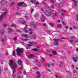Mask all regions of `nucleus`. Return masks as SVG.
<instances>
[{"mask_svg":"<svg viewBox=\"0 0 78 78\" xmlns=\"http://www.w3.org/2000/svg\"><path fill=\"white\" fill-rule=\"evenodd\" d=\"M50 1L52 3H54V1H53V0H50Z\"/></svg>","mask_w":78,"mask_h":78,"instance_id":"37998d69","label":"nucleus"},{"mask_svg":"<svg viewBox=\"0 0 78 78\" xmlns=\"http://www.w3.org/2000/svg\"><path fill=\"white\" fill-rule=\"evenodd\" d=\"M21 77L22 78H23V77L21 76H19V77H18V78H21Z\"/></svg>","mask_w":78,"mask_h":78,"instance_id":"6e6d98bb","label":"nucleus"},{"mask_svg":"<svg viewBox=\"0 0 78 78\" xmlns=\"http://www.w3.org/2000/svg\"><path fill=\"white\" fill-rule=\"evenodd\" d=\"M33 11H34V9H32V10H31L30 12H31V13H33Z\"/></svg>","mask_w":78,"mask_h":78,"instance_id":"4c0bfd02","label":"nucleus"},{"mask_svg":"<svg viewBox=\"0 0 78 78\" xmlns=\"http://www.w3.org/2000/svg\"><path fill=\"white\" fill-rule=\"evenodd\" d=\"M46 65L48 67H49V66H50V64H49L48 63H47L46 64Z\"/></svg>","mask_w":78,"mask_h":78,"instance_id":"de8ad7c7","label":"nucleus"},{"mask_svg":"<svg viewBox=\"0 0 78 78\" xmlns=\"http://www.w3.org/2000/svg\"><path fill=\"white\" fill-rule=\"evenodd\" d=\"M16 76L14 74V75L12 76H12H13V78H16Z\"/></svg>","mask_w":78,"mask_h":78,"instance_id":"f704fd0d","label":"nucleus"},{"mask_svg":"<svg viewBox=\"0 0 78 78\" xmlns=\"http://www.w3.org/2000/svg\"><path fill=\"white\" fill-rule=\"evenodd\" d=\"M33 38L34 39H36V35H34L33 36Z\"/></svg>","mask_w":78,"mask_h":78,"instance_id":"58836bf2","label":"nucleus"},{"mask_svg":"<svg viewBox=\"0 0 78 78\" xmlns=\"http://www.w3.org/2000/svg\"><path fill=\"white\" fill-rule=\"evenodd\" d=\"M9 66H10V67H12L14 66H15V65L16 66H17L16 63H14V61L13 60H9Z\"/></svg>","mask_w":78,"mask_h":78,"instance_id":"7ed1b4c3","label":"nucleus"},{"mask_svg":"<svg viewBox=\"0 0 78 78\" xmlns=\"http://www.w3.org/2000/svg\"><path fill=\"white\" fill-rule=\"evenodd\" d=\"M53 16H58V13H55L53 14Z\"/></svg>","mask_w":78,"mask_h":78,"instance_id":"412c9836","label":"nucleus"},{"mask_svg":"<svg viewBox=\"0 0 78 78\" xmlns=\"http://www.w3.org/2000/svg\"><path fill=\"white\" fill-rule=\"evenodd\" d=\"M7 2V1L6 0H2V1L0 2V3L3 5L5 3H6Z\"/></svg>","mask_w":78,"mask_h":78,"instance_id":"1a4fd4ad","label":"nucleus"},{"mask_svg":"<svg viewBox=\"0 0 78 78\" xmlns=\"http://www.w3.org/2000/svg\"><path fill=\"white\" fill-rule=\"evenodd\" d=\"M62 24L64 25H66V23H65V22H62Z\"/></svg>","mask_w":78,"mask_h":78,"instance_id":"a18cd8bd","label":"nucleus"},{"mask_svg":"<svg viewBox=\"0 0 78 78\" xmlns=\"http://www.w3.org/2000/svg\"><path fill=\"white\" fill-rule=\"evenodd\" d=\"M46 51L47 52H48V53H50V51H49V50L47 49Z\"/></svg>","mask_w":78,"mask_h":78,"instance_id":"4d7b16f0","label":"nucleus"},{"mask_svg":"<svg viewBox=\"0 0 78 78\" xmlns=\"http://www.w3.org/2000/svg\"><path fill=\"white\" fill-rule=\"evenodd\" d=\"M72 59L73 60L74 62H77V60L78 59V57H73Z\"/></svg>","mask_w":78,"mask_h":78,"instance_id":"9b49d317","label":"nucleus"},{"mask_svg":"<svg viewBox=\"0 0 78 78\" xmlns=\"http://www.w3.org/2000/svg\"><path fill=\"white\" fill-rule=\"evenodd\" d=\"M71 67L73 68V67H74V65H71Z\"/></svg>","mask_w":78,"mask_h":78,"instance_id":"052dcab7","label":"nucleus"},{"mask_svg":"<svg viewBox=\"0 0 78 78\" xmlns=\"http://www.w3.org/2000/svg\"><path fill=\"white\" fill-rule=\"evenodd\" d=\"M8 33H11L12 31V29L9 28L8 30Z\"/></svg>","mask_w":78,"mask_h":78,"instance_id":"4468645a","label":"nucleus"},{"mask_svg":"<svg viewBox=\"0 0 78 78\" xmlns=\"http://www.w3.org/2000/svg\"><path fill=\"white\" fill-rule=\"evenodd\" d=\"M32 50H34V51H37V49L36 48L33 49Z\"/></svg>","mask_w":78,"mask_h":78,"instance_id":"a19ab883","label":"nucleus"},{"mask_svg":"<svg viewBox=\"0 0 78 78\" xmlns=\"http://www.w3.org/2000/svg\"><path fill=\"white\" fill-rule=\"evenodd\" d=\"M72 1H73L74 2V5L76 7L77 6V5L76 4V2L75 1V0H71Z\"/></svg>","mask_w":78,"mask_h":78,"instance_id":"6ab92c4d","label":"nucleus"},{"mask_svg":"<svg viewBox=\"0 0 78 78\" xmlns=\"http://www.w3.org/2000/svg\"><path fill=\"white\" fill-rule=\"evenodd\" d=\"M73 28L74 29H76V26H73Z\"/></svg>","mask_w":78,"mask_h":78,"instance_id":"e433bc0d","label":"nucleus"},{"mask_svg":"<svg viewBox=\"0 0 78 78\" xmlns=\"http://www.w3.org/2000/svg\"><path fill=\"white\" fill-rule=\"evenodd\" d=\"M76 70H75V69H74L73 70V73H75L76 72Z\"/></svg>","mask_w":78,"mask_h":78,"instance_id":"3c124183","label":"nucleus"},{"mask_svg":"<svg viewBox=\"0 0 78 78\" xmlns=\"http://www.w3.org/2000/svg\"><path fill=\"white\" fill-rule=\"evenodd\" d=\"M16 68H17V65H15V66H13V67H12V70H13V74H12V76H13L14 74V73L16 72Z\"/></svg>","mask_w":78,"mask_h":78,"instance_id":"423d86ee","label":"nucleus"},{"mask_svg":"<svg viewBox=\"0 0 78 78\" xmlns=\"http://www.w3.org/2000/svg\"><path fill=\"white\" fill-rule=\"evenodd\" d=\"M48 24L50 25L51 27H53L54 26V23H49Z\"/></svg>","mask_w":78,"mask_h":78,"instance_id":"dca6fc26","label":"nucleus"},{"mask_svg":"<svg viewBox=\"0 0 78 78\" xmlns=\"http://www.w3.org/2000/svg\"><path fill=\"white\" fill-rule=\"evenodd\" d=\"M13 54L14 56H16V52H15V51H13Z\"/></svg>","mask_w":78,"mask_h":78,"instance_id":"473e14b6","label":"nucleus"},{"mask_svg":"<svg viewBox=\"0 0 78 78\" xmlns=\"http://www.w3.org/2000/svg\"><path fill=\"white\" fill-rule=\"evenodd\" d=\"M7 24H5L4 25V27H5V28L6 27H7Z\"/></svg>","mask_w":78,"mask_h":78,"instance_id":"49530a36","label":"nucleus"},{"mask_svg":"<svg viewBox=\"0 0 78 78\" xmlns=\"http://www.w3.org/2000/svg\"><path fill=\"white\" fill-rule=\"evenodd\" d=\"M16 39H17V37H15L13 38V40H14V41H16Z\"/></svg>","mask_w":78,"mask_h":78,"instance_id":"603ef678","label":"nucleus"},{"mask_svg":"<svg viewBox=\"0 0 78 78\" xmlns=\"http://www.w3.org/2000/svg\"><path fill=\"white\" fill-rule=\"evenodd\" d=\"M75 37L73 36H72L70 37V39H75Z\"/></svg>","mask_w":78,"mask_h":78,"instance_id":"cd10ccee","label":"nucleus"},{"mask_svg":"<svg viewBox=\"0 0 78 78\" xmlns=\"http://www.w3.org/2000/svg\"><path fill=\"white\" fill-rule=\"evenodd\" d=\"M26 23H25V21H22L21 22V24H25Z\"/></svg>","mask_w":78,"mask_h":78,"instance_id":"72a5a7b5","label":"nucleus"},{"mask_svg":"<svg viewBox=\"0 0 78 78\" xmlns=\"http://www.w3.org/2000/svg\"><path fill=\"white\" fill-rule=\"evenodd\" d=\"M17 6H20L23 7H25L27 6V4H24V2H22L20 3H18L17 4Z\"/></svg>","mask_w":78,"mask_h":78,"instance_id":"20e7f679","label":"nucleus"},{"mask_svg":"<svg viewBox=\"0 0 78 78\" xmlns=\"http://www.w3.org/2000/svg\"><path fill=\"white\" fill-rule=\"evenodd\" d=\"M35 62H38V60L36 59H35L34 60Z\"/></svg>","mask_w":78,"mask_h":78,"instance_id":"09e8293b","label":"nucleus"},{"mask_svg":"<svg viewBox=\"0 0 78 78\" xmlns=\"http://www.w3.org/2000/svg\"><path fill=\"white\" fill-rule=\"evenodd\" d=\"M14 4H15V3H14V2H12L11 4V5L12 6V5H14Z\"/></svg>","mask_w":78,"mask_h":78,"instance_id":"ea45409f","label":"nucleus"},{"mask_svg":"<svg viewBox=\"0 0 78 78\" xmlns=\"http://www.w3.org/2000/svg\"><path fill=\"white\" fill-rule=\"evenodd\" d=\"M36 0H30V2H31L32 3H34L36 2Z\"/></svg>","mask_w":78,"mask_h":78,"instance_id":"4be33fe9","label":"nucleus"},{"mask_svg":"<svg viewBox=\"0 0 78 78\" xmlns=\"http://www.w3.org/2000/svg\"><path fill=\"white\" fill-rule=\"evenodd\" d=\"M69 29H70L71 30H72L73 29V28H72V27H70Z\"/></svg>","mask_w":78,"mask_h":78,"instance_id":"774afa93","label":"nucleus"},{"mask_svg":"<svg viewBox=\"0 0 78 78\" xmlns=\"http://www.w3.org/2000/svg\"><path fill=\"white\" fill-rule=\"evenodd\" d=\"M60 63L62 65H63V63L61 61H60Z\"/></svg>","mask_w":78,"mask_h":78,"instance_id":"c03bdc74","label":"nucleus"},{"mask_svg":"<svg viewBox=\"0 0 78 78\" xmlns=\"http://www.w3.org/2000/svg\"><path fill=\"white\" fill-rule=\"evenodd\" d=\"M2 11H6V9H2Z\"/></svg>","mask_w":78,"mask_h":78,"instance_id":"79ce46f5","label":"nucleus"},{"mask_svg":"<svg viewBox=\"0 0 78 78\" xmlns=\"http://www.w3.org/2000/svg\"><path fill=\"white\" fill-rule=\"evenodd\" d=\"M16 32H19V33H21V31H20L19 30H17V29L16 30Z\"/></svg>","mask_w":78,"mask_h":78,"instance_id":"7c9ffc66","label":"nucleus"},{"mask_svg":"<svg viewBox=\"0 0 78 78\" xmlns=\"http://www.w3.org/2000/svg\"><path fill=\"white\" fill-rule=\"evenodd\" d=\"M6 55H7V56H8L9 55V54H8V52H6L5 53Z\"/></svg>","mask_w":78,"mask_h":78,"instance_id":"864d4df0","label":"nucleus"},{"mask_svg":"<svg viewBox=\"0 0 78 78\" xmlns=\"http://www.w3.org/2000/svg\"><path fill=\"white\" fill-rule=\"evenodd\" d=\"M29 31H33V29L32 28L29 29Z\"/></svg>","mask_w":78,"mask_h":78,"instance_id":"2f4dec72","label":"nucleus"},{"mask_svg":"<svg viewBox=\"0 0 78 78\" xmlns=\"http://www.w3.org/2000/svg\"><path fill=\"white\" fill-rule=\"evenodd\" d=\"M26 29H27V27H25L24 28V31H25L26 33H28V31H27V30H26Z\"/></svg>","mask_w":78,"mask_h":78,"instance_id":"a211bd4d","label":"nucleus"},{"mask_svg":"<svg viewBox=\"0 0 78 78\" xmlns=\"http://www.w3.org/2000/svg\"><path fill=\"white\" fill-rule=\"evenodd\" d=\"M43 3L44 5H45V6H46L47 5V4L45 2H43Z\"/></svg>","mask_w":78,"mask_h":78,"instance_id":"c756f323","label":"nucleus"},{"mask_svg":"<svg viewBox=\"0 0 78 78\" xmlns=\"http://www.w3.org/2000/svg\"><path fill=\"white\" fill-rule=\"evenodd\" d=\"M21 36H22V37H28V35L22 34L21 35Z\"/></svg>","mask_w":78,"mask_h":78,"instance_id":"f3484780","label":"nucleus"},{"mask_svg":"<svg viewBox=\"0 0 78 78\" xmlns=\"http://www.w3.org/2000/svg\"><path fill=\"white\" fill-rule=\"evenodd\" d=\"M27 45H28L27 47V48L28 49H30V48H31V47H30V46H31V45L28 44Z\"/></svg>","mask_w":78,"mask_h":78,"instance_id":"b1692460","label":"nucleus"},{"mask_svg":"<svg viewBox=\"0 0 78 78\" xmlns=\"http://www.w3.org/2000/svg\"><path fill=\"white\" fill-rule=\"evenodd\" d=\"M61 39H66V38H65V37H62L61 38Z\"/></svg>","mask_w":78,"mask_h":78,"instance_id":"13d9d810","label":"nucleus"},{"mask_svg":"<svg viewBox=\"0 0 78 78\" xmlns=\"http://www.w3.org/2000/svg\"><path fill=\"white\" fill-rule=\"evenodd\" d=\"M65 28L66 29H68V28H69V27H68V26H66L65 27Z\"/></svg>","mask_w":78,"mask_h":78,"instance_id":"0e129e2a","label":"nucleus"},{"mask_svg":"<svg viewBox=\"0 0 78 78\" xmlns=\"http://www.w3.org/2000/svg\"><path fill=\"white\" fill-rule=\"evenodd\" d=\"M44 14L47 17H50L53 15V11L51 10L47 9L45 10Z\"/></svg>","mask_w":78,"mask_h":78,"instance_id":"f257e3e1","label":"nucleus"},{"mask_svg":"<svg viewBox=\"0 0 78 78\" xmlns=\"http://www.w3.org/2000/svg\"><path fill=\"white\" fill-rule=\"evenodd\" d=\"M39 3L38 2H35V5H39Z\"/></svg>","mask_w":78,"mask_h":78,"instance_id":"c9c22d12","label":"nucleus"},{"mask_svg":"<svg viewBox=\"0 0 78 78\" xmlns=\"http://www.w3.org/2000/svg\"><path fill=\"white\" fill-rule=\"evenodd\" d=\"M51 8H52V9H54V8H55L54 6L53 5H51Z\"/></svg>","mask_w":78,"mask_h":78,"instance_id":"a878e982","label":"nucleus"},{"mask_svg":"<svg viewBox=\"0 0 78 78\" xmlns=\"http://www.w3.org/2000/svg\"><path fill=\"white\" fill-rule=\"evenodd\" d=\"M23 73H24V74L25 75H26V74H27V73L26 72V71H24V72H23Z\"/></svg>","mask_w":78,"mask_h":78,"instance_id":"8fccbe9b","label":"nucleus"},{"mask_svg":"<svg viewBox=\"0 0 78 78\" xmlns=\"http://www.w3.org/2000/svg\"><path fill=\"white\" fill-rule=\"evenodd\" d=\"M4 37L5 38V39L3 38H2L1 39V41L2 43H4V42H5V40H6V37L5 35H4Z\"/></svg>","mask_w":78,"mask_h":78,"instance_id":"9d476101","label":"nucleus"},{"mask_svg":"<svg viewBox=\"0 0 78 78\" xmlns=\"http://www.w3.org/2000/svg\"><path fill=\"white\" fill-rule=\"evenodd\" d=\"M33 28H36V27H37V26H33Z\"/></svg>","mask_w":78,"mask_h":78,"instance_id":"5fc2aeb1","label":"nucleus"},{"mask_svg":"<svg viewBox=\"0 0 78 78\" xmlns=\"http://www.w3.org/2000/svg\"><path fill=\"white\" fill-rule=\"evenodd\" d=\"M15 26V25H14V24H12V27H14Z\"/></svg>","mask_w":78,"mask_h":78,"instance_id":"e2e57ef3","label":"nucleus"},{"mask_svg":"<svg viewBox=\"0 0 78 78\" xmlns=\"http://www.w3.org/2000/svg\"><path fill=\"white\" fill-rule=\"evenodd\" d=\"M55 76L56 78H58V76L57 75H55Z\"/></svg>","mask_w":78,"mask_h":78,"instance_id":"69168bd1","label":"nucleus"},{"mask_svg":"<svg viewBox=\"0 0 78 78\" xmlns=\"http://www.w3.org/2000/svg\"><path fill=\"white\" fill-rule=\"evenodd\" d=\"M52 53L53 54V55H56V54L57 53V52H56L55 51H53L52 52Z\"/></svg>","mask_w":78,"mask_h":78,"instance_id":"5701e85b","label":"nucleus"},{"mask_svg":"<svg viewBox=\"0 0 78 78\" xmlns=\"http://www.w3.org/2000/svg\"><path fill=\"white\" fill-rule=\"evenodd\" d=\"M70 42H73V40H69Z\"/></svg>","mask_w":78,"mask_h":78,"instance_id":"680f3d73","label":"nucleus"},{"mask_svg":"<svg viewBox=\"0 0 78 78\" xmlns=\"http://www.w3.org/2000/svg\"><path fill=\"white\" fill-rule=\"evenodd\" d=\"M33 34V32H30V33H29V34Z\"/></svg>","mask_w":78,"mask_h":78,"instance_id":"bf43d9fd","label":"nucleus"},{"mask_svg":"<svg viewBox=\"0 0 78 78\" xmlns=\"http://www.w3.org/2000/svg\"><path fill=\"white\" fill-rule=\"evenodd\" d=\"M58 6L59 7L62 8L63 6V3L62 2H60L58 4Z\"/></svg>","mask_w":78,"mask_h":78,"instance_id":"ddd939ff","label":"nucleus"},{"mask_svg":"<svg viewBox=\"0 0 78 78\" xmlns=\"http://www.w3.org/2000/svg\"><path fill=\"white\" fill-rule=\"evenodd\" d=\"M16 15H20V12H16Z\"/></svg>","mask_w":78,"mask_h":78,"instance_id":"bb28decb","label":"nucleus"},{"mask_svg":"<svg viewBox=\"0 0 78 78\" xmlns=\"http://www.w3.org/2000/svg\"><path fill=\"white\" fill-rule=\"evenodd\" d=\"M37 73L38 74L37 76L36 77V78H39L41 77V74L39 71L37 72Z\"/></svg>","mask_w":78,"mask_h":78,"instance_id":"f8f14e48","label":"nucleus"},{"mask_svg":"<svg viewBox=\"0 0 78 78\" xmlns=\"http://www.w3.org/2000/svg\"><path fill=\"white\" fill-rule=\"evenodd\" d=\"M18 63L19 65H21V64H22V61L21 60H18Z\"/></svg>","mask_w":78,"mask_h":78,"instance_id":"aec40b11","label":"nucleus"},{"mask_svg":"<svg viewBox=\"0 0 78 78\" xmlns=\"http://www.w3.org/2000/svg\"><path fill=\"white\" fill-rule=\"evenodd\" d=\"M57 27L58 28H62V25L61 24H58L57 26Z\"/></svg>","mask_w":78,"mask_h":78,"instance_id":"2eb2a0df","label":"nucleus"},{"mask_svg":"<svg viewBox=\"0 0 78 78\" xmlns=\"http://www.w3.org/2000/svg\"><path fill=\"white\" fill-rule=\"evenodd\" d=\"M37 66L38 67H41V63L40 62L38 63Z\"/></svg>","mask_w":78,"mask_h":78,"instance_id":"c85d7f7f","label":"nucleus"},{"mask_svg":"<svg viewBox=\"0 0 78 78\" xmlns=\"http://www.w3.org/2000/svg\"><path fill=\"white\" fill-rule=\"evenodd\" d=\"M19 73H20V74H22V71H20L19 72Z\"/></svg>","mask_w":78,"mask_h":78,"instance_id":"338daca9","label":"nucleus"},{"mask_svg":"<svg viewBox=\"0 0 78 78\" xmlns=\"http://www.w3.org/2000/svg\"><path fill=\"white\" fill-rule=\"evenodd\" d=\"M46 18L44 15H42L41 19V21L42 22H44Z\"/></svg>","mask_w":78,"mask_h":78,"instance_id":"6e6552de","label":"nucleus"},{"mask_svg":"<svg viewBox=\"0 0 78 78\" xmlns=\"http://www.w3.org/2000/svg\"><path fill=\"white\" fill-rule=\"evenodd\" d=\"M53 41H55V42H54V44L55 45H58V44H59V43L58 42V41H59L60 40L57 38L53 39Z\"/></svg>","mask_w":78,"mask_h":78,"instance_id":"0eeeda50","label":"nucleus"},{"mask_svg":"<svg viewBox=\"0 0 78 78\" xmlns=\"http://www.w3.org/2000/svg\"><path fill=\"white\" fill-rule=\"evenodd\" d=\"M7 14V12H4L3 14L0 16V22H1L3 20V17H4L5 15Z\"/></svg>","mask_w":78,"mask_h":78,"instance_id":"39448f33","label":"nucleus"},{"mask_svg":"<svg viewBox=\"0 0 78 78\" xmlns=\"http://www.w3.org/2000/svg\"><path fill=\"white\" fill-rule=\"evenodd\" d=\"M34 56L33 54H31L29 56V57L30 58H31L33 57Z\"/></svg>","mask_w":78,"mask_h":78,"instance_id":"393cba45","label":"nucleus"},{"mask_svg":"<svg viewBox=\"0 0 78 78\" xmlns=\"http://www.w3.org/2000/svg\"><path fill=\"white\" fill-rule=\"evenodd\" d=\"M17 54L19 56H21L23 52V48H18L16 49Z\"/></svg>","mask_w":78,"mask_h":78,"instance_id":"f03ea898","label":"nucleus"}]
</instances>
